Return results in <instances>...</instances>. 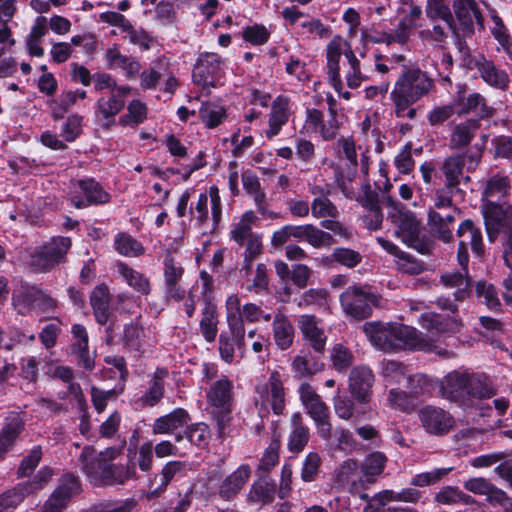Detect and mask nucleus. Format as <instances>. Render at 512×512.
Segmentation results:
<instances>
[{
	"label": "nucleus",
	"instance_id": "25",
	"mask_svg": "<svg viewBox=\"0 0 512 512\" xmlns=\"http://www.w3.org/2000/svg\"><path fill=\"white\" fill-rule=\"evenodd\" d=\"M467 386V372L452 371L440 382V391L443 397L466 407Z\"/></svg>",
	"mask_w": 512,
	"mask_h": 512
},
{
	"label": "nucleus",
	"instance_id": "5",
	"mask_svg": "<svg viewBox=\"0 0 512 512\" xmlns=\"http://www.w3.org/2000/svg\"><path fill=\"white\" fill-rule=\"evenodd\" d=\"M253 403L261 418L267 417L271 411L275 415L283 414L286 406V391L279 371H272L268 378L256 384Z\"/></svg>",
	"mask_w": 512,
	"mask_h": 512
},
{
	"label": "nucleus",
	"instance_id": "42",
	"mask_svg": "<svg viewBox=\"0 0 512 512\" xmlns=\"http://www.w3.org/2000/svg\"><path fill=\"white\" fill-rule=\"evenodd\" d=\"M218 323L217 307L207 302L202 310L200 321V332L207 342L211 343L216 339Z\"/></svg>",
	"mask_w": 512,
	"mask_h": 512
},
{
	"label": "nucleus",
	"instance_id": "41",
	"mask_svg": "<svg viewBox=\"0 0 512 512\" xmlns=\"http://www.w3.org/2000/svg\"><path fill=\"white\" fill-rule=\"evenodd\" d=\"M438 504L454 505L463 504L471 506L477 503V500L469 494H466L456 486L442 487L434 497Z\"/></svg>",
	"mask_w": 512,
	"mask_h": 512
},
{
	"label": "nucleus",
	"instance_id": "50",
	"mask_svg": "<svg viewBox=\"0 0 512 512\" xmlns=\"http://www.w3.org/2000/svg\"><path fill=\"white\" fill-rule=\"evenodd\" d=\"M386 457L380 452L369 454L362 463L361 473L366 486L374 481V477L381 474L385 464Z\"/></svg>",
	"mask_w": 512,
	"mask_h": 512
},
{
	"label": "nucleus",
	"instance_id": "7",
	"mask_svg": "<svg viewBox=\"0 0 512 512\" xmlns=\"http://www.w3.org/2000/svg\"><path fill=\"white\" fill-rule=\"evenodd\" d=\"M389 205L388 217L396 227L395 235L419 253H430V244L420 238V226L415 215L392 200H389Z\"/></svg>",
	"mask_w": 512,
	"mask_h": 512
},
{
	"label": "nucleus",
	"instance_id": "49",
	"mask_svg": "<svg viewBox=\"0 0 512 512\" xmlns=\"http://www.w3.org/2000/svg\"><path fill=\"white\" fill-rule=\"evenodd\" d=\"M441 283L447 288H456L454 296L456 299H463L470 286L467 271H450L441 275Z\"/></svg>",
	"mask_w": 512,
	"mask_h": 512
},
{
	"label": "nucleus",
	"instance_id": "48",
	"mask_svg": "<svg viewBox=\"0 0 512 512\" xmlns=\"http://www.w3.org/2000/svg\"><path fill=\"white\" fill-rule=\"evenodd\" d=\"M73 337V351L78 354L85 368H92V361L88 354V333L81 324H74L71 328Z\"/></svg>",
	"mask_w": 512,
	"mask_h": 512
},
{
	"label": "nucleus",
	"instance_id": "21",
	"mask_svg": "<svg viewBox=\"0 0 512 512\" xmlns=\"http://www.w3.org/2000/svg\"><path fill=\"white\" fill-rule=\"evenodd\" d=\"M374 380V374L367 366H356L350 371L348 390L356 402L361 404L370 402Z\"/></svg>",
	"mask_w": 512,
	"mask_h": 512
},
{
	"label": "nucleus",
	"instance_id": "30",
	"mask_svg": "<svg viewBox=\"0 0 512 512\" xmlns=\"http://www.w3.org/2000/svg\"><path fill=\"white\" fill-rule=\"evenodd\" d=\"M463 487L473 494L485 496L491 505H495V502H503L506 499V492L484 477H471L463 482Z\"/></svg>",
	"mask_w": 512,
	"mask_h": 512
},
{
	"label": "nucleus",
	"instance_id": "53",
	"mask_svg": "<svg viewBox=\"0 0 512 512\" xmlns=\"http://www.w3.org/2000/svg\"><path fill=\"white\" fill-rule=\"evenodd\" d=\"M115 250L127 257H137L144 253L142 244L126 233H118L114 238Z\"/></svg>",
	"mask_w": 512,
	"mask_h": 512
},
{
	"label": "nucleus",
	"instance_id": "45",
	"mask_svg": "<svg viewBox=\"0 0 512 512\" xmlns=\"http://www.w3.org/2000/svg\"><path fill=\"white\" fill-rule=\"evenodd\" d=\"M117 272L122 279L136 292L146 295L150 292V283L147 277L134 270L125 263L117 264Z\"/></svg>",
	"mask_w": 512,
	"mask_h": 512
},
{
	"label": "nucleus",
	"instance_id": "6",
	"mask_svg": "<svg viewBox=\"0 0 512 512\" xmlns=\"http://www.w3.org/2000/svg\"><path fill=\"white\" fill-rule=\"evenodd\" d=\"M263 310L255 303L241 305L238 294H231L225 301V316L230 334L236 339L238 349L242 351L245 347V326L244 322L255 323L262 318Z\"/></svg>",
	"mask_w": 512,
	"mask_h": 512
},
{
	"label": "nucleus",
	"instance_id": "52",
	"mask_svg": "<svg viewBox=\"0 0 512 512\" xmlns=\"http://www.w3.org/2000/svg\"><path fill=\"white\" fill-rule=\"evenodd\" d=\"M257 217L253 211H246L240 220L235 223L231 229V238L240 245L255 234L252 232V224Z\"/></svg>",
	"mask_w": 512,
	"mask_h": 512
},
{
	"label": "nucleus",
	"instance_id": "47",
	"mask_svg": "<svg viewBox=\"0 0 512 512\" xmlns=\"http://www.w3.org/2000/svg\"><path fill=\"white\" fill-rule=\"evenodd\" d=\"M244 190L253 197L259 212L266 213L265 193L261 189L259 178L247 170L241 175Z\"/></svg>",
	"mask_w": 512,
	"mask_h": 512
},
{
	"label": "nucleus",
	"instance_id": "18",
	"mask_svg": "<svg viewBox=\"0 0 512 512\" xmlns=\"http://www.w3.org/2000/svg\"><path fill=\"white\" fill-rule=\"evenodd\" d=\"M209 200L212 228L214 229L220 222L222 216L221 198L216 186H211L208 194L201 193L198 196L196 203L191 207V214L199 226L206 224L209 221Z\"/></svg>",
	"mask_w": 512,
	"mask_h": 512
},
{
	"label": "nucleus",
	"instance_id": "38",
	"mask_svg": "<svg viewBox=\"0 0 512 512\" xmlns=\"http://www.w3.org/2000/svg\"><path fill=\"white\" fill-rule=\"evenodd\" d=\"M479 122L476 119H468L457 124L450 135L449 144L453 149H459L470 144L479 129Z\"/></svg>",
	"mask_w": 512,
	"mask_h": 512
},
{
	"label": "nucleus",
	"instance_id": "35",
	"mask_svg": "<svg viewBox=\"0 0 512 512\" xmlns=\"http://www.w3.org/2000/svg\"><path fill=\"white\" fill-rule=\"evenodd\" d=\"M467 404L470 407L473 404V399H485L493 397L496 392L489 381L483 374H473L467 372Z\"/></svg>",
	"mask_w": 512,
	"mask_h": 512
},
{
	"label": "nucleus",
	"instance_id": "55",
	"mask_svg": "<svg viewBox=\"0 0 512 512\" xmlns=\"http://www.w3.org/2000/svg\"><path fill=\"white\" fill-rule=\"evenodd\" d=\"M199 115L208 128H215L225 119L226 111L223 106L207 102L200 107Z\"/></svg>",
	"mask_w": 512,
	"mask_h": 512
},
{
	"label": "nucleus",
	"instance_id": "63",
	"mask_svg": "<svg viewBox=\"0 0 512 512\" xmlns=\"http://www.w3.org/2000/svg\"><path fill=\"white\" fill-rule=\"evenodd\" d=\"M147 117V108L140 100H133L128 104L127 113L119 118L123 126L137 125Z\"/></svg>",
	"mask_w": 512,
	"mask_h": 512
},
{
	"label": "nucleus",
	"instance_id": "56",
	"mask_svg": "<svg viewBox=\"0 0 512 512\" xmlns=\"http://www.w3.org/2000/svg\"><path fill=\"white\" fill-rule=\"evenodd\" d=\"M333 406L336 415L346 421L354 417L358 418L360 415L364 414V411L355 409V403L352 399L341 395L339 391H337L336 395L333 397Z\"/></svg>",
	"mask_w": 512,
	"mask_h": 512
},
{
	"label": "nucleus",
	"instance_id": "27",
	"mask_svg": "<svg viewBox=\"0 0 512 512\" xmlns=\"http://www.w3.org/2000/svg\"><path fill=\"white\" fill-rule=\"evenodd\" d=\"M291 113L290 100L285 96H278L272 103L268 119V128L265 135L268 139L277 136L282 127L288 122Z\"/></svg>",
	"mask_w": 512,
	"mask_h": 512
},
{
	"label": "nucleus",
	"instance_id": "29",
	"mask_svg": "<svg viewBox=\"0 0 512 512\" xmlns=\"http://www.w3.org/2000/svg\"><path fill=\"white\" fill-rule=\"evenodd\" d=\"M189 414L182 408H177L171 413L156 418L152 425L154 435L173 434L183 428L189 422Z\"/></svg>",
	"mask_w": 512,
	"mask_h": 512
},
{
	"label": "nucleus",
	"instance_id": "12",
	"mask_svg": "<svg viewBox=\"0 0 512 512\" xmlns=\"http://www.w3.org/2000/svg\"><path fill=\"white\" fill-rule=\"evenodd\" d=\"M396 14L400 18L393 35L386 38L389 41H397L399 45H405L412 34L413 29L419 28L418 21L422 17V8L413 0H398Z\"/></svg>",
	"mask_w": 512,
	"mask_h": 512
},
{
	"label": "nucleus",
	"instance_id": "26",
	"mask_svg": "<svg viewBox=\"0 0 512 512\" xmlns=\"http://www.w3.org/2000/svg\"><path fill=\"white\" fill-rule=\"evenodd\" d=\"M453 12L466 33H472L474 24L483 26L482 15L476 0H453Z\"/></svg>",
	"mask_w": 512,
	"mask_h": 512
},
{
	"label": "nucleus",
	"instance_id": "15",
	"mask_svg": "<svg viewBox=\"0 0 512 512\" xmlns=\"http://www.w3.org/2000/svg\"><path fill=\"white\" fill-rule=\"evenodd\" d=\"M224 61L212 52H204L199 55L193 71L194 83L203 87L220 84L223 75Z\"/></svg>",
	"mask_w": 512,
	"mask_h": 512
},
{
	"label": "nucleus",
	"instance_id": "19",
	"mask_svg": "<svg viewBox=\"0 0 512 512\" xmlns=\"http://www.w3.org/2000/svg\"><path fill=\"white\" fill-rule=\"evenodd\" d=\"M339 130V122L336 112L329 114L325 119L324 114L317 109H307L306 118L301 132L309 136H319L323 140L333 139Z\"/></svg>",
	"mask_w": 512,
	"mask_h": 512
},
{
	"label": "nucleus",
	"instance_id": "62",
	"mask_svg": "<svg viewBox=\"0 0 512 512\" xmlns=\"http://www.w3.org/2000/svg\"><path fill=\"white\" fill-rule=\"evenodd\" d=\"M275 495V485L266 480L255 482L249 492V499L255 503H270Z\"/></svg>",
	"mask_w": 512,
	"mask_h": 512
},
{
	"label": "nucleus",
	"instance_id": "59",
	"mask_svg": "<svg viewBox=\"0 0 512 512\" xmlns=\"http://www.w3.org/2000/svg\"><path fill=\"white\" fill-rule=\"evenodd\" d=\"M323 365L316 361L312 355H298L292 362L293 371L299 377H307L322 370Z\"/></svg>",
	"mask_w": 512,
	"mask_h": 512
},
{
	"label": "nucleus",
	"instance_id": "33",
	"mask_svg": "<svg viewBox=\"0 0 512 512\" xmlns=\"http://www.w3.org/2000/svg\"><path fill=\"white\" fill-rule=\"evenodd\" d=\"M455 214L456 210L447 212L429 211L428 225L431 231L444 242H449L452 239L451 226L455 221Z\"/></svg>",
	"mask_w": 512,
	"mask_h": 512
},
{
	"label": "nucleus",
	"instance_id": "46",
	"mask_svg": "<svg viewBox=\"0 0 512 512\" xmlns=\"http://www.w3.org/2000/svg\"><path fill=\"white\" fill-rule=\"evenodd\" d=\"M168 375L166 369H157L154 372L148 391L141 396L140 402L143 406L156 405L164 395V380Z\"/></svg>",
	"mask_w": 512,
	"mask_h": 512
},
{
	"label": "nucleus",
	"instance_id": "54",
	"mask_svg": "<svg viewBox=\"0 0 512 512\" xmlns=\"http://www.w3.org/2000/svg\"><path fill=\"white\" fill-rule=\"evenodd\" d=\"M128 464L135 470L136 467L143 472H148L153 464V446L151 442H145L131 456L128 455Z\"/></svg>",
	"mask_w": 512,
	"mask_h": 512
},
{
	"label": "nucleus",
	"instance_id": "8",
	"mask_svg": "<svg viewBox=\"0 0 512 512\" xmlns=\"http://www.w3.org/2000/svg\"><path fill=\"white\" fill-rule=\"evenodd\" d=\"M207 401L217 410V426L221 436L230 422L233 401V383L224 375L213 381L207 391Z\"/></svg>",
	"mask_w": 512,
	"mask_h": 512
},
{
	"label": "nucleus",
	"instance_id": "31",
	"mask_svg": "<svg viewBox=\"0 0 512 512\" xmlns=\"http://www.w3.org/2000/svg\"><path fill=\"white\" fill-rule=\"evenodd\" d=\"M452 27L453 21L435 19L429 21V27L419 29L418 36L424 42L443 48L447 44Z\"/></svg>",
	"mask_w": 512,
	"mask_h": 512
},
{
	"label": "nucleus",
	"instance_id": "4",
	"mask_svg": "<svg viewBox=\"0 0 512 512\" xmlns=\"http://www.w3.org/2000/svg\"><path fill=\"white\" fill-rule=\"evenodd\" d=\"M511 181L507 175L495 174L485 183L481 196V212L485 228L495 233L500 220L512 217V204L505 206L510 195Z\"/></svg>",
	"mask_w": 512,
	"mask_h": 512
},
{
	"label": "nucleus",
	"instance_id": "24",
	"mask_svg": "<svg viewBox=\"0 0 512 512\" xmlns=\"http://www.w3.org/2000/svg\"><path fill=\"white\" fill-rule=\"evenodd\" d=\"M334 475L336 484L352 494L360 493L366 488L363 476L359 473L358 464L353 459L343 461Z\"/></svg>",
	"mask_w": 512,
	"mask_h": 512
},
{
	"label": "nucleus",
	"instance_id": "51",
	"mask_svg": "<svg viewBox=\"0 0 512 512\" xmlns=\"http://www.w3.org/2000/svg\"><path fill=\"white\" fill-rule=\"evenodd\" d=\"M457 236L460 238H468L470 241L473 252L477 255H482L483 240L481 229L475 226L474 222L470 219L464 220L457 229Z\"/></svg>",
	"mask_w": 512,
	"mask_h": 512
},
{
	"label": "nucleus",
	"instance_id": "57",
	"mask_svg": "<svg viewBox=\"0 0 512 512\" xmlns=\"http://www.w3.org/2000/svg\"><path fill=\"white\" fill-rule=\"evenodd\" d=\"M464 160L461 156L449 157L442 166L447 185L452 187L460 183L463 177Z\"/></svg>",
	"mask_w": 512,
	"mask_h": 512
},
{
	"label": "nucleus",
	"instance_id": "64",
	"mask_svg": "<svg viewBox=\"0 0 512 512\" xmlns=\"http://www.w3.org/2000/svg\"><path fill=\"white\" fill-rule=\"evenodd\" d=\"M425 14L428 21L442 19L444 21H453V15L445 0H427Z\"/></svg>",
	"mask_w": 512,
	"mask_h": 512
},
{
	"label": "nucleus",
	"instance_id": "3",
	"mask_svg": "<svg viewBox=\"0 0 512 512\" xmlns=\"http://www.w3.org/2000/svg\"><path fill=\"white\" fill-rule=\"evenodd\" d=\"M119 454L120 450L115 447L107 448L99 454L90 447L83 449L80 455L82 468L94 485L124 484L137 478L136 470L128 463L126 466L111 464Z\"/></svg>",
	"mask_w": 512,
	"mask_h": 512
},
{
	"label": "nucleus",
	"instance_id": "44",
	"mask_svg": "<svg viewBox=\"0 0 512 512\" xmlns=\"http://www.w3.org/2000/svg\"><path fill=\"white\" fill-rule=\"evenodd\" d=\"M23 429V421L18 415H14L4 426L0 433V460L14 445Z\"/></svg>",
	"mask_w": 512,
	"mask_h": 512
},
{
	"label": "nucleus",
	"instance_id": "37",
	"mask_svg": "<svg viewBox=\"0 0 512 512\" xmlns=\"http://www.w3.org/2000/svg\"><path fill=\"white\" fill-rule=\"evenodd\" d=\"M419 322L432 335L456 331L459 327L456 319L432 312L422 314Z\"/></svg>",
	"mask_w": 512,
	"mask_h": 512
},
{
	"label": "nucleus",
	"instance_id": "14",
	"mask_svg": "<svg viewBox=\"0 0 512 512\" xmlns=\"http://www.w3.org/2000/svg\"><path fill=\"white\" fill-rule=\"evenodd\" d=\"M71 204L78 209L109 202L110 195L93 179L79 180L72 184L69 192Z\"/></svg>",
	"mask_w": 512,
	"mask_h": 512
},
{
	"label": "nucleus",
	"instance_id": "16",
	"mask_svg": "<svg viewBox=\"0 0 512 512\" xmlns=\"http://www.w3.org/2000/svg\"><path fill=\"white\" fill-rule=\"evenodd\" d=\"M130 92V87L120 86L97 100L95 116L102 126L109 128L115 123V117L124 108Z\"/></svg>",
	"mask_w": 512,
	"mask_h": 512
},
{
	"label": "nucleus",
	"instance_id": "60",
	"mask_svg": "<svg viewBox=\"0 0 512 512\" xmlns=\"http://www.w3.org/2000/svg\"><path fill=\"white\" fill-rule=\"evenodd\" d=\"M379 373L387 384H396L406 377V368L402 363L383 360L380 363Z\"/></svg>",
	"mask_w": 512,
	"mask_h": 512
},
{
	"label": "nucleus",
	"instance_id": "17",
	"mask_svg": "<svg viewBox=\"0 0 512 512\" xmlns=\"http://www.w3.org/2000/svg\"><path fill=\"white\" fill-rule=\"evenodd\" d=\"M350 53H354L348 41L341 36H335L327 45V75L333 88L340 91L343 88L342 78L340 74V59L344 55L349 60Z\"/></svg>",
	"mask_w": 512,
	"mask_h": 512
},
{
	"label": "nucleus",
	"instance_id": "34",
	"mask_svg": "<svg viewBox=\"0 0 512 512\" xmlns=\"http://www.w3.org/2000/svg\"><path fill=\"white\" fill-rule=\"evenodd\" d=\"M486 232L492 243L501 235L502 257L505 265L512 271V217L500 220L494 234L488 228Z\"/></svg>",
	"mask_w": 512,
	"mask_h": 512
},
{
	"label": "nucleus",
	"instance_id": "10",
	"mask_svg": "<svg viewBox=\"0 0 512 512\" xmlns=\"http://www.w3.org/2000/svg\"><path fill=\"white\" fill-rule=\"evenodd\" d=\"M300 400L307 414L314 421L319 436L323 439H329L331 436L332 425L329 417L328 406L308 383H303L299 387Z\"/></svg>",
	"mask_w": 512,
	"mask_h": 512
},
{
	"label": "nucleus",
	"instance_id": "61",
	"mask_svg": "<svg viewBox=\"0 0 512 512\" xmlns=\"http://www.w3.org/2000/svg\"><path fill=\"white\" fill-rule=\"evenodd\" d=\"M13 305L19 314L27 315L32 310L30 286L28 282H20L13 294Z\"/></svg>",
	"mask_w": 512,
	"mask_h": 512
},
{
	"label": "nucleus",
	"instance_id": "28",
	"mask_svg": "<svg viewBox=\"0 0 512 512\" xmlns=\"http://www.w3.org/2000/svg\"><path fill=\"white\" fill-rule=\"evenodd\" d=\"M250 476V466L247 464L240 465L221 482L218 488L219 496L224 500L233 499L243 489Z\"/></svg>",
	"mask_w": 512,
	"mask_h": 512
},
{
	"label": "nucleus",
	"instance_id": "22",
	"mask_svg": "<svg viewBox=\"0 0 512 512\" xmlns=\"http://www.w3.org/2000/svg\"><path fill=\"white\" fill-rule=\"evenodd\" d=\"M419 419L425 431L434 435L448 433L455 424L454 418L450 413L434 406H425L420 409Z\"/></svg>",
	"mask_w": 512,
	"mask_h": 512
},
{
	"label": "nucleus",
	"instance_id": "1",
	"mask_svg": "<svg viewBox=\"0 0 512 512\" xmlns=\"http://www.w3.org/2000/svg\"><path fill=\"white\" fill-rule=\"evenodd\" d=\"M362 329L370 343L385 352L400 349L431 351L437 348L432 337L404 324L366 322Z\"/></svg>",
	"mask_w": 512,
	"mask_h": 512
},
{
	"label": "nucleus",
	"instance_id": "11",
	"mask_svg": "<svg viewBox=\"0 0 512 512\" xmlns=\"http://www.w3.org/2000/svg\"><path fill=\"white\" fill-rule=\"evenodd\" d=\"M71 248L69 237H52L34 253V273H46L63 263Z\"/></svg>",
	"mask_w": 512,
	"mask_h": 512
},
{
	"label": "nucleus",
	"instance_id": "20",
	"mask_svg": "<svg viewBox=\"0 0 512 512\" xmlns=\"http://www.w3.org/2000/svg\"><path fill=\"white\" fill-rule=\"evenodd\" d=\"M80 493V483L72 474L63 475L55 490L43 505L41 512H62L71 499Z\"/></svg>",
	"mask_w": 512,
	"mask_h": 512
},
{
	"label": "nucleus",
	"instance_id": "9",
	"mask_svg": "<svg viewBox=\"0 0 512 512\" xmlns=\"http://www.w3.org/2000/svg\"><path fill=\"white\" fill-rule=\"evenodd\" d=\"M379 300V296L367 286H350L340 295L344 313L355 319L369 317L373 307L379 304Z\"/></svg>",
	"mask_w": 512,
	"mask_h": 512
},
{
	"label": "nucleus",
	"instance_id": "36",
	"mask_svg": "<svg viewBox=\"0 0 512 512\" xmlns=\"http://www.w3.org/2000/svg\"><path fill=\"white\" fill-rule=\"evenodd\" d=\"M476 67L481 75V78L489 86L496 89L505 90L509 85L508 74L501 69H498L492 61L485 58L477 61Z\"/></svg>",
	"mask_w": 512,
	"mask_h": 512
},
{
	"label": "nucleus",
	"instance_id": "23",
	"mask_svg": "<svg viewBox=\"0 0 512 512\" xmlns=\"http://www.w3.org/2000/svg\"><path fill=\"white\" fill-rule=\"evenodd\" d=\"M297 324L303 339L315 352L322 353L325 350L327 336L321 320L314 315L304 314L298 317Z\"/></svg>",
	"mask_w": 512,
	"mask_h": 512
},
{
	"label": "nucleus",
	"instance_id": "40",
	"mask_svg": "<svg viewBox=\"0 0 512 512\" xmlns=\"http://www.w3.org/2000/svg\"><path fill=\"white\" fill-rule=\"evenodd\" d=\"M292 430L289 436L288 448L293 453L301 452L309 440V429L302 422L300 413L291 417Z\"/></svg>",
	"mask_w": 512,
	"mask_h": 512
},
{
	"label": "nucleus",
	"instance_id": "58",
	"mask_svg": "<svg viewBox=\"0 0 512 512\" xmlns=\"http://www.w3.org/2000/svg\"><path fill=\"white\" fill-rule=\"evenodd\" d=\"M167 62L165 60H158L154 62L149 69L144 70L140 74V85L143 90L156 88V85L164 75L167 69Z\"/></svg>",
	"mask_w": 512,
	"mask_h": 512
},
{
	"label": "nucleus",
	"instance_id": "39",
	"mask_svg": "<svg viewBox=\"0 0 512 512\" xmlns=\"http://www.w3.org/2000/svg\"><path fill=\"white\" fill-rule=\"evenodd\" d=\"M294 327L283 314H277L273 320V339L281 350L288 349L294 340Z\"/></svg>",
	"mask_w": 512,
	"mask_h": 512
},
{
	"label": "nucleus",
	"instance_id": "32",
	"mask_svg": "<svg viewBox=\"0 0 512 512\" xmlns=\"http://www.w3.org/2000/svg\"><path fill=\"white\" fill-rule=\"evenodd\" d=\"M104 59L109 69L121 70L128 78H133L139 74V62L133 58L123 55L116 46L106 50Z\"/></svg>",
	"mask_w": 512,
	"mask_h": 512
},
{
	"label": "nucleus",
	"instance_id": "2",
	"mask_svg": "<svg viewBox=\"0 0 512 512\" xmlns=\"http://www.w3.org/2000/svg\"><path fill=\"white\" fill-rule=\"evenodd\" d=\"M433 88L434 81L425 71L418 67L405 68L390 94L396 117L415 118L416 109L412 105L428 96Z\"/></svg>",
	"mask_w": 512,
	"mask_h": 512
},
{
	"label": "nucleus",
	"instance_id": "13",
	"mask_svg": "<svg viewBox=\"0 0 512 512\" xmlns=\"http://www.w3.org/2000/svg\"><path fill=\"white\" fill-rule=\"evenodd\" d=\"M456 114L458 116L473 114L476 120L491 118L495 114V109L490 106L486 98L478 93H467L465 85H457L455 95Z\"/></svg>",
	"mask_w": 512,
	"mask_h": 512
},
{
	"label": "nucleus",
	"instance_id": "43",
	"mask_svg": "<svg viewBox=\"0 0 512 512\" xmlns=\"http://www.w3.org/2000/svg\"><path fill=\"white\" fill-rule=\"evenodd\" d=\"M90 303L94 310L95 319L99 324H105L109 318V291L104 285L97 286L91 294Z\"/></svg>",
	"mask_w": 512,
	"mask_h": 512
}]
</instances>
